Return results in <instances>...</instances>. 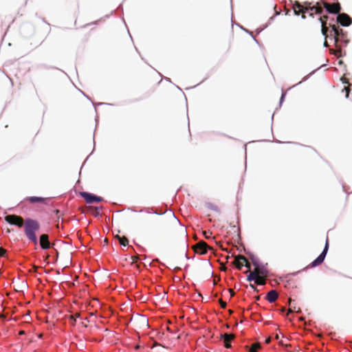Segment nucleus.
<instances>
[{
    "instance_id": "nucleus-27",
    "label": "nucleus",
    "mask_w": 352,
    "mask_h": 352,
    "mask_svg": "<svg viewBox=\"0 0 352 352\" xmlns=\"http://www.w3.org/2000/svg\"><path fill=\"white\" fill-rule=\"evenodd\" d=\"M343 91H345L346 92V97H349V91H350V89L349 87H345L343 89Z\"/></svg>"
},
{
    "instance_id": "nucleus-24",
    "label": "nucleus",
    "mask_w": 352,
    "mask_h": 352,
    "mask_svg": "<svg viewBox=\"0 0 352 352\" xmlns=\"http://www.w3.org/2000/svg\"><path fill=\"white\" fill-rule=\"evenodd\" d=\"M319 20L321 23V28L327 26V21L323 18H320Z\"/></svg>"
},
{
    "instance_id": "nucleus-10",
    "label": "nucleus",
    "mask_w": 352,
    "mask_h": 352,
    "mask_svg": "<svg viewBox=\"0 0 352 352\" xmlns=\"http://www.w3.org/2000/svg\"><path fill=\"white\" fill-rule=\"evenodd\" d=\"M221 338L223 340L224 346L227 349L231 347V342L234 339L235 336L232 333L221 334Z\"/></svg>"
},
{
    "instance_id": "nucleus-29",
    "label": "nucleus",
    "mask_w": 352,
    "mask_h": 352,
    "mask_svg": "<svg viewBox=\"0 0 352 352\" xmlns=\"http://www.w3.org/2000/svg\"><path fill=\"white\" fill-rule=\"evenodd\" d=\"M228 291H229V292H230V296H231V297H232V296H234L235 293H234V292L233 291V289H229V290H228Z\"/></svg>"
},
{
    "instance_id": "nucleus-9",
    "label": "nucleus",
    "mask_w": 352,
    "mask_h": 352,
    "mask_svg": "<svg viewBox=\"0 0 352 352\" xmlns=\"http://www.w3.org/2000/svg\"><path fill=\"white\" fill-rule=\"evenodd\" d=\"M210 248L205 241H199L193 246L195 253L199 254H204L207 252V250Z\"/></svg>"
},
{
    "instance_id": "nucleus-2",
    "label": "nucleus",
    "mask_w": 352,
    "mask_h": 352,
    "mask_svg": "<svg viewBox=\"0 0 352 352\" xmlns=\"http://www.w3.org/2000/svg\"><path fill=\"white\" fill-rule=\"evenodd\" d=\"M40 229V223L38 221L28 218L25 220L24 232L26 237L36 245L38 243L36 232Z\"/></svg>"
},
{
    "instance_id": "nucleus-35",
    "label": "nucleus",
    "mask_w": 352,
    "mask_h": 352,
    "mask_svg": "<svg viewBox=\"0 0 352 352\" xmlns=\"http://www.w3.org/2000/svg\"><path fill=\"white\" fill-rule=\"evenodd\" d=\"M23 334H25V331H19V335H23Z\"/></svg>"
},
{
    "instance_id": "nucleus-26",
    "label": "nucleus",
    "mask_w": 352,
    "mask_h": 352,
    "mask_svg": "<svg viewBox=\"0 0 352 352\" xmlns=\"http://www.w3.org/2000/svg\"><path fill=\"white\" fill-rule=\"evenodd\" d=\"M6 253V250L3 248H0V256H4Z\"/></svg>"
},
{
    "instance_id": "nucleus-14",
    "label": "nucleus",
    "mask_w": 352,
    "mask_h": 352,
    "mask_svg": "<svg viewBox=\"0 0 352 352\" xmlns=\"http://www.w3.org/2000/svg\"><path fill=\"white\" fill-rule=\"evenodd\" d=\"M278 297V292L276 290L270 291L266 296V300L270 302H274Z\"/></svg>"
},
{
    "instance_id": "nucleus-12",
    "label": "nucleus",
    "mask_w": 352,
    "mask_h": 352,
    "mask_svg": "<svg viewBox=\"0 0 352 352\" xmlns=\"http://www.w3.org/2000/svg\"><path fill=\"white\" fill-rule=\"evenodd\" d=\"M40 245L43 250L50 248V243L47 234H43L40 236Z\"/></svg>"
},
{
    "instance_id": "nucleus-38",
    "label": "nucleus",
    "mask_w": 352,
    "mask_h": 352,
    "mask_svg": "<svg viewBox=\"0 0 352 352\" xmlns=\"http://www.w3.org/2000/svg\"><path fill=\"white\" fill-rule=\"evenodd\" d=\"M285 307H283V308H282V309H281V311H285Z\"/></svg>"
},
{
    "instance_id": "nucleus-18",
    "label": "nucleus",
    "mask_w": 352,
    "mask_h": 352,
    "mask_svg": "<svg viewBox=\"0 0 352 352\" xmlns=\"http://www.w3.org/2000/svg\"><path fill=\"white\" fill-rule=\"evenodd\" d=\"M252 272H256V274H254L256 278L263 275V272L258 267V265L256 266Z\"/></svg>"
},
{
    "instance_id": "nucleus-16",
    "label": "nucleus",
    "mask_w": 352,
    "mask_h": 352,
    "mask_svg": "<svg viewBox=\"0 0 352 352\" xmlns=\"http://www.w3.org/2000/svg\"><path fill=\"white\" fill-rule=\"evenodd\" d=\"M329 28L327 26L326 27H322L321 28V32L322 35L324 36L325 38L327 37H330L332 36V32H330V34H328Z\"/></svg>"
},
{
    "instance_id": "nucleus-22",
    "label": "nucleus",
    "mask_w": 352,
    "mask_h": 352,
    "mask_svg": "<svg viewBox=\"0 0 352 352\" xmlns=\"http://www.w3.org/2000/svg\"><path fill=\"white\" fill-rule=\"evenodd\" d=\"M291 303H292V299L289 298V305L290 307L288 309L287 315L289 313H292L293 311H294L296 310V307H292Z\"/></svg>"
},
{
    "instance_id": "nucleus-39",
    "label": "nucleus",
    "mask_w": 352,
    "mask_h": 352,
    "mask_svg": "<svg viewBox=\"0 0 352 352\" xmlns=\"http://www.w3.org/2000/svg\"><path fill=\"white\" fill-rule=\"evenodd\" d=\"M284 96H285V94L282 95L281 100L283 98Z\"/></svg>"
},
{
    "instance_id": "nucleus-33",
    "label": "nucleus",
    "mask_w": 352,
    "mask_h": 352,
    "mask_svg": "<svg viewBox=\"0 0 352 352\" xmlns=\"http://www.w3.org/2000/svg\"><path fill=\"white\" fill-rule=\"evenodd\" d=\"M320 18H323V19H324L327 21L328 16L327 15H324L322 16H320Z\"/></svg>"
},
{
    "instance_id": "nucleus-15",
    "label": "nucleus",
    "mask_w": 352,
    "mask_h": 352,
    "mask_svg": "<svg viewBox=\"0 0 352 352\" xmlns=\"http://www.w3.org/2000/svg\"><path fill=\"white\" fill-rule=\"evenodd\" d=\"M114 238L117 239L120 244L122 246H127L129 244V240L125 236H120L119 234L115 235Z\"/></svg>"
},
{
    "instance_id": "nucleus-13",
    "label": "nucleus",
    "mask_w": 352,
    "mask_h": 352,
    "mask_svg": "<svg viewBox=\"0 0 352 352\" xmlns=\"http://www.w3.org/2000/svg\"><path fill=\"white\" fill-rule=\"evenodd\" d=\"M243 261H246V258L243 255H238L235 257L233 264L238 270H241L243 266Z\"/></svg>"
},
{
    "instance_id": "nucleus-8",
    "label": "nucleus",
    "mask_w": 352,
    "mask_h": 352,
    "mask_svg": "<svg viewBox=\"0 0 352 352\" xmlns=\"http://www.w3.org/2000/svg\"><path fill=\"white\" fill-rule=\"evenodd\" d=\"M337 22L342 26L347 27L352 23V19L346 13H339L337 16Z\"/></svg>"
},
{
    "instance_id": "nucleus-21",
    "label": "nucleus",
    "mask_w": 352,
    "mask_h": 352,
    "mask_svg": "<svg viewBox=\"0 0 352 352\" xmlns=\"http://www.w3.org/2000/svg\"><path fill=\"white\" fill-rule=\"evenodd\" d=\"M256 274V272H250L249 275L247 277V279L248 281H252V280H256V276H255V274Z\"/></svg>"
},
{
    "instance_id": "nucleus-31",
    "label": "nucleus",
    "mask_w": 352,
    "mask_h": 352,
    "mask_svg": "<svg viewBox=\"0 0 352 352\" xmlns=\"http://www.w3.org/2000/svg\"><path fill=\"white\" fill-rule=\"evenodd\" d=\"M324 46L325 47H328V46H329L328 43H327V38H325V40H324Z\"/></svg>"
},
{
    "instance_id": "nucleus-3",
    "label": "nucleus",
    "mask_w": 352,
    "mask_h": 352,
    "mask_svg": "<svg viewBox=\"0 0 352 352\" xmlns=\"http://www.w3.org/2000/svg\"><path fill=\"white\" fill-rule=\"evenodd\" d=\"M5 221L11 225H14L21 228L25 224V220L18 215L9 214L5 217Z\"/></svg>"
},
{
    "instance_id": "nucleus-1",
    "label": "nucleus",
    "mask_w": 352,
    "mask_h": 352,
    "mask_svg": "<svg viewBox=\"0 0 352 352\" xmlns=\"http://www.w3.org/2000/svg\"><path fill=\"white\" fill-rule=\"evenodd\" d=\"M293 9L296 15L302 14V18L305 19V14L308 13L310 16H314V14H321L322 12V8L321 1L317 2L316 5H311L310 2H305L300 4L298 2H295L293 5Z\"/></svg>"
},
{
    "instance_id": "nucleus-7",
    "label": "nucleus",
    "mask_w": 352,
    "mask_h": 352,
    "mask_svg": "<svg viewBox=\"0 0 352 352\" xmlns=\"http://www.w3.org/2000/svg\"><path fill=\"white\" fill-rule=\"evenodd\" d=\"M80 196L85 199L87 204H92L94 202H101L103 199L101 197H98L87 192H81Z\"/></svg>"
},
{
    "instance_id": "nucleus-11",
    "label": "nucleus",
    "mask_w": 352,
    "mask_h": 352,
    "mask_svg": "<svg viewBox=\"0 0 352 352\" xmlns=\"http://www.w3.org/2000/svg\"><path fill=\"white\" fill-rule=\"evenodd\" d=\"M25 200L26 201H28L30 204L38 203V204H47L49 199L45 198V197L32 196V197H28L25 198Z\"/></svg>"
},
{
    "instance_id": "nucleus-23",
    "label": "nucleus",
    "mask_w": 352,
    "mask_h": 352,
    "mask_svg": "<svg viewBox=\"0 0 352 352\" xmlns=\"http://www.w3.org/2000/svg\"><path fill=\"white\" fill-rule=\"evenodd\" d=\"M219 302L221 308L225 309L226 307L227 304L222 299H219Z\"/></svg>"
},
{
    "instance_id": "nucleus-32",
    "label": "nucleus",
    "mask_w": 352,
    "mask_h": 352,
    "mask_svg": "<svg viewBox=\"0 0 352 352\" xmlns=\"http://www.w3.org/2000/svg\"><path fill=\"white\" fill-rule=\"evenodd\" d=\"M270 341H271V338H270V337H269V338H267L265 340V343L268 344V343H270Z\"/></svg>"
},
{
    "instance_id": "nucleus-37",
    "label": "nucleus",
    "mask_w": 352,
    "mask_h": 352,
    "mask_svg": "<svg viewBox=\"0 0 352 352\" xmlns=\"http://www.w3.org/2000/svg\"><path fill=\"white\" fill-rule=\"evenodd\" d=\"M59 212H60V211H59V210H55V212H56V214H58V213H59Z\"/></svg>"
},
{
    "instance_id": "nucleus-34",
    "label": "nucleus",
    "mask_w": 352,
    "mask_h": 352,
    "mask_svg": "<svg viewBox=\"0 0 352 352\" xmlns=\"http://www.w3.org/2000/svg\"><path fill=\"white\" fill-rule=\"evenodd\" d=\"M250 287H251L253 289H254V290H256V287H255L254 285H252V284H250Z\"/></svg>"
},
{
    "instance_id": "nucleus-30",
    "label": "nucleus",
    "mask_w": 352,
    "mask_h": 352,
    "mask_svg": "<svg viewBox=\"0 0 352 352\" xmlns=\"http://www.w3.org/2000/svg\"><path fill=\"white\" fill-rule=\"evenodd\" d=\"M133 262H137L138 259V256H132L131 257Z\"/></svg>"
},
{
    "instance_id": "nucleus-36",
    "label": "nucleus",
    "mask_w": 352,
    "mask_h": 352,
    "mask_svg": "<svg viewBox=\"0 0 352 352\" xmlns=\"http://www.w3.org/2000/svg\"><path fill=\"white\" fill-rule=\"evenodd\" d=\"M275 338H276V340H278V339H279V336H278V334H276V336H275Z\"/></svg>"
},
{
    "instance_id": "nucleus-28",
    "label": "nucleus",
    "mask_w": 352,
    "mask_h": 352,
    "mask_svg": "<svg viewBox=\"0 0 352 352\" xmlns=\"http://www.w3.org/2000/svg\"><path fill=\"white\" fill-rule=\"evenodd\" d=\"M204 234L206 239H208L210 237V236L212 234V233L205 231V232H204Z\"/></svg>"
},
{
    "instance_id": "nucleus-4",
    "label": "nucleus",
    "mask_w": 352,
    "mask_h": 352,
    "mask_svg": "<svg viewBox=\"0 0 352 352\" xmlns=\"http://www.w3.org/2000/svg\"><path fill=\"white\" fill-rule=\"evenodd\" d=\"M322 8L324 7L330 14H339L341 10V6L339 3H329L324 1H321Z\"/></svg>"
},
{
    "instance_id": "nucleus-17",
    "label": "nucleus",
    "mask_w": 352,
    "mask_h": 352,
    "mask_svg": "<svg viewBox=\"0 0 352 352\" xmlns=\"http://www.w3.org/2000/svg\"><path fill=\"white\" fill-rule=\"evenodd\" d=\"M261 348V344L258 342H255L252 344L249 349V352H257V350Z\"/></svg>"
},
{
    "instance_id": "nucleus-5",
    "label": "nucleus",
    "mask_w": 352,
    "mask_h": 352,
    "mask_svg": "<svg viewBox=\"0 0 352 352\" xmlns=\"http://www.w3.org/2000/svg\"><path fill=\"white\" fill-rule=\"evenodd\" d=\"M328 248H329V239H328V237H327L325 246H324V248L322 252L313 262L311 263V264L309 265V267H314L318 265H320L324 260V258H325L326 254L328 251Z\"/></svg>"
},
{
    "instance_id": "nucleus-25",
    "label": "nucleus",
    "mask_w": 352,
    "mask_h": 352,
    "mask_svg": "<svg viewBox=\"0 0 352 352\" xmlns=\"http://www.w3.org/2000/svg\"><path fill=\"white\" fill-rule=\"evenodd\" d=\"M245 263V266L248 268V270L246 271L245 273H248L250 269V263L248 262V261L246 259V261H243Z\"/></svg>"
},
{
    "instance_id": "nucleus-19",
    "label": "nucleus",
    "mask_w": 352,
    "mask_h": 352,
    "mask_svg": "<svg viewBox=\"0 0 352 352\" xmlns=\"http://www.w3.org/2000/svg\"><path fill=\"white\" fill-rule=\"evenodd\" d=\"M255 283L257 285H263L265 284V280L262 276L256 278Z\"/></svg>"
},
{
    "instance_id": "nucleus-20",
    "label": "nucleus",
    "mask_w": 352,
    "mask_h": 352,
    "mask_svg": "<svg viewBox=\"0 0 352 352\" xmlns=\"http://www.w3.org/2000/svg\"><path fill=\"white\" fill-rule=\"evenodd\" d=\"M80 316L79 313H76L75 316H69V322L72 325H74L76 322V318Z\"/></svg>"
},
{
    "instance_id": "nucleus-6",
    "label": "nucleus",
    "mask_w": 352,
    "mask_h": 352,
    "mask_svg": "<svg viewBox=\"0 0 352 352\" xmlns=\"http://www.w3.org/2000/svg\"><path fill=\"white\" fill-rule=\"evenodd\" d=\"M329 27L331 28V32H332V36L333 37V40L335 44L336 45L339 41L340 38H344V32L342 29L340 28L338 26L336 25L329 24Z\"/></svg>"
}]
</instances>
